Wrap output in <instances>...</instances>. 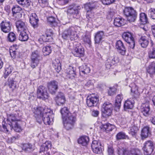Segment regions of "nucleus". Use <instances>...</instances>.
I'll list each match as a JSON object with an SVG mask.
<instances>
[{
  "mask_svg": "<svg viewBox=\"0 0 155 155\" xmlns=\"http://www.w3.org/2000/svg\"><path fill=\"white\" fill-rule=\"evenodd\" d=\"M20 120V119L16 117V115L13 114H11L8 116L7 119V124L8 126H6L4 124L3 122L2 123V127L4 131L8 132L9 129L11 130L13 129L17 132H19L21 130V127L18 124V121Z\"/></svg>",
  "mask_w": 155,
  "mask_h": 155,
  "instance_id": "obj_1",
  "label": "nucleus"
},
{
  "mask_svg": "<svg viewBox=\"0 0 155 155\" xmlns=\"http://www.w3.org/2000/svg\"><path fill=\"white\" fill-rule=\"evenodd\" d=\"M79 27L77 26H72L65 30L62 34V37L65 39H70L71 41L77 38L76 33Z\"/></svg>",
  "mask_w": 155,
  "mask_h": 155,
  "instance_id": "obj_2",
  "label": "nucleus"
},
{
  "mask_svg": "<svg viewBox=\"0 0 155 155\" xmlns=\"http://www.w3.org/2000/svg\"><path fill=\"white\" fill-rule=\"evenodd\" d=\"M124 14L127 17V20L130 22H134L137 18V13L131 7L125 8L124 10Z\"/></svg>",
  "mask_w": 155,
  "mask_h": 155,
  "instance_id": "obj_3",
  "label": "nucleus"
},
{
  "mask_svg": "<svg viewBox=\"0 0 155 155\" xmlns=\"http://www.w3.org/2000/svg\"><path fill=\"white\" fill-rule=\"evenodd\" d=\"M41 58L40 52L37 50L32 52L30 57V66L34 68L38 64Z\"/></svg>",
  "mask_w": 155,
  "mask_h": 155,
  "instance_id": "obj_4",
  "label": "nucleus"
},
{
  "mask_svg": "<svg viewBox=\"0 0 155 155\" xmlns=\"http://www.w3.org/2000/svg\"><path fill=\"white\" fill-rule=\"evenodd\" d=\"M140 150L137 149H129L128 148H118L117 149V153L119 155H139Z\"/></svg>",
  "mask_w": 155,
  "mask_h": 155,
  "instance_id": "obj_5",
  "label": "nucleus"
},
{
  "mask_svg": "<svg viewBox=\"0 0 155 155\" xmlns=\"http://www.w3.org/2000/svg\"><path fill=\"white\" fill-rule=\"evenodd\" d=\"M122 37L124 40L128 44L129 47L130 49H134L135 44L132 34L129 32H124L122 34Z\"/></svg>",
  "mask_w": 155,
  "mask_h": 155,
  "instance_id": "obj_6",
  "label": "nucleus"
},
{
  "mask_svg": "<svg viewBox=\"0 0 155 155\" xmlns=\"http://www.w3.org/2000/svg\"><path fill=\"white\" fill-rule=\"evenodd\" d=\"M49 94L47 92V89L43 86L41 85L38 88L37 97L40 99L45 100L49 97Z\"/></svg>",
  "mask_w": 155,
  "mask_h": 155,
  "instance_id": "obj_7",
  "label": "nucleus"
},
{
  "mask_svg": "<svg viewBox=\"0 0 155 155\" xmlns=\"http://www.w3.org/2000/svg\"><path fill=\"white\" fill-rule=\"evenodd\" d=\"M52 112V111L50 109L45 110V114L40 119H41V123L43 121L45 124L50 125L53 120V119L51 118Z\"/></svg>",
  "mask_w": 155,
  "mask_h": 155,
  "instance_id": "obj_8",
  "label": "nucleus"
},
{
  "mask_svg": "<svg viewBox=\"0 0 155 155\" xmlns=\"http://www.w3.org/2000/svg\"><path fill=\"white\" fill-rule=\"evenodd\" d=\"M49 108L42 107H38L34 108L33 113L35 114V116L37 122L40 124H41V119H40L45 114V110Z\"/></svg>",
  "mask_w": 155,
  "mask_h": 155,
  "instance_id": "obj_9",
  "label": "nucleus"
},
{
  "mask_svg": "<svg viewBox=\"0 0 155 155\" xmlns=\"http://www.w3.org/2000/svg\"><path fill=\"white\" fill-rule=\"evenodd\" d=\"M144 146L143 148L145 155H150L153 151L154 148V143L150 140L146 141L143 144Z\"/></svg>",
  "mask_w": 155,
  "mask_h": 155,
  "instance_id": "obj_10",
  "label": "nucleus"
},
{
  "mask_svg": "<svg viewBox=\"0 0 155 155\" xmlns=\"http://www.w3.org/2000/svg\"><path fill=\"white\" fill-rule=\"evenodd\" d=\"M47 87L49 92L52 94H55L58 89V83L55 81H51L47 84Z\"/></svg>",
  "mask_w": 155,
  "mask_h": 155,
  "instance_id": "obj_11",
  "label": "nucleus"
},
{
  "mask_svg": "<svg viewBox=\"0 0 155 155\" xmlns=\"http://www.w3.org/2000/svg\"><path fill=\"white\" fill-rule=\"evenodd\" d=\"M99 98L98 96L94 94L88 96L87 99V104L89 107L96 106L99 101Z\"/></svg>",
  "mask_w": 155,
  "mask_h": 155,
  "instance_id": "obj_12",
  "label": "nucleus"
},
{
  "mask_svg": "<svg viewBox=\"0 0 155 155\" xmlns=\"http://www.w3.org/2000/svg\"><path fill=\"white\" fill-rule=\"evenodd\" d=\"M102 111L106 116L111 115L113 110L112 104L108 102H105L102 106Z\"/></svg>",
  "mask_w": 155,
  "mask_h": 155,
  "instance_id": "obj_13",
  "label": "nucleus"
},
{
  "mask_svg": "<svg viewBox=\"0 0 155 155\" xmlns=\"http://www.w3.org/2000/svg\"><path fill=\"white\" fill-rule=\"evenodd\" d=\"M119 59L116 55L109 57L106 61L105 66L107 69H109L111 67L116 64L119 62Z\"/></svg>",
  "mask_w": 155,
  "mask_h": 155,
  "instance_id": "obj_14",
  "label": "nucleus"
},
{
  "mask_svg": "<svg viewBox=\"0 0 155 155\" xmlns=\"http://www.w3.org/2000/svg\"><path fill=\"white\" fill-rule=\"evenodd\" d=\"M12 24L10 21L5 20L0 24V29L5 33L9 32L11 30Z\"/></svg>",
  "mask_w": 155,
  "mask_h": 155,
  "instance_id": "obj_15",
  "label": "nucleus"
},
{
  "mask_svg": "<svg viewBox=\"0 0 155 155\" xmlns=\"http://www.w3.org/2000/svg\"><path fill=\"white\" fill-rule=\"evenodd\" d=\"M75 120V117L74 116L66 118L64 122V127L67 130L72 129L74 127Z\"/></svg>",
  "mask_w": 155,
  "mask_h": 155,
  "instance_id": "obj_16",
  "label": "nucleus"
},
{
  "mask_svg": "<svg viewBox=\"0 0 155 155\" xmlns=\"http://www.w3.org/2000/svg\"><path fill=\"white\" fill-rule=\"evenodd\" d=\"M84 49L81 46H77L72 51V53L75 57H81L84 55Z\"/></svg>",
  "mask_w": 155,
  "mask_h": 155,
  "instance_id": "obj_17",
  "label": "nucleus"
},
{
  "mask_svg": "<svg viewBox=\"0 0 155 155\" xmlns=\"http://www.w3.org/2000/svg\"><path fill=\"white\" fill-rule=\"evenodd\" d=\"M56 104L58 105H61L64 104L65 101V96L63 93L59 92L54 98Z\"/></svg>",
  "mask_w": 155,
  "mask_h": 155,
  "instance_id": "obj_18",
  "label": "nucleus"
},
{
  "mask_svg": "<svg viewBox=\"0 0 155 155\" xmlns=\"http://www.w3.org/2000/svg\"><path fill=\"white\" fill-rule=\"evenodd\" d=\"M116 48L118 52L122 55H124L126 53V49L123 42L120 40L117 41L116 44Z\"/></svg>",
  "mask_w": 155,
  "mask_h": 155,
  "instance_id": "obj_19",
  "label": "nucleus"
},
{
  "mask_svg": "<svg viewBox=\"0 0 155 155\" xmlns=\"http://www.w3.org/2000/svg\"><path fill=\"white\" fill-rule=\"evenodd\" d=\"M29 21L30 23L34 28L38 27L39 20L35 13H32L30 15Z\"/></svg>",
  "mask_w": 155,
  "mask_h": 155,
  "instance_id": "obj_20",
  "label": "nucleus"
},
{
  "mask_svg": "<svg viewBox=\"0 0 155 155\" xmlns=\"http://www.w3.org/2000/svg\"><path fill=\"white\" fill-rule=\"evenodd\" d=\"M53 33L52 30H47L46 33L44 35H42L40 38V40H42L44 42L51 41L52 39V36Z\"/></svg>",
  "mask_w": 155,
  "mask_h": 155,
  "instance_id": "obj_21",
  "label": "nucleus"
},
{
  "mask_svg": "<svg viewBox=\"0 0 155 155\" xmlns=\"http://www.w3.org/2000/svg\"><path fill=\"white\" fill-rule=\"evenodd\" d=\"M18 4L22 6L25 10L29 11L31 10V1L30 0H18L17 1Z\"/></svg>",
  "mask_w": 155,
  "mask_h": 155,
  "instance_id": "obj_22",
  "label": "nucleus"
},
{
  "mask_svg": "<svg viewBox=\"0 0 155 155\" xmlns=\"http://www.w3.org/2000/svg\"><path fill=\"white\" fill-rule=\"evenodd\" d=\"M75 70V68L71 66H69L66 71L67 77L71 79L74 78L76 75Z\"/></svg>",
  "mask_w": 155,
  "mask_h": 155,
  "instance_id": "obj_23",
  "label": "nucleus"
},
{
  "mask_svg": "<svg viewBox=\"0 0 155 155\" xmlns=\"http://www.w3.org/2000/svg\"><path fill=\"white\" fill-rule=\"evenodd\" d=\"M16 26L18 31H28L25 23L21 20H18L16 22Z\"/></svg>",
  "mask_w": 155,
  "mask_h": 155,
  "instance_id": "obj_24",
  "label": "nucleus"
},
{
  "mask_svg": "<svg viewBox=\"0 0 155 155\" xmlns=\"http://www.w3.org/2000/svg\"><path fill=\"white\" fill-rule=\"evenodd\" d=\"M67 12L68 14L72 15L74 18V15H76L78 14V11L77 8L75 5H71L68 7Z\"/></svg>",
  "mask_w": 155,
  "mask_h": 155,
  "instance_id": "obj_25",
  "label": "nucleus"
},
{
  "mask_svg": "<svg viewBox=\"0 0 155 155\" xmlns=\"http://www.w3.org/2000/svg\"><path fill=\"white\" fill-rule=\"evenodd\" d=\"M100 128L102 131L108 132L111 131L113 129H115V126L109 123H107L104 124H102L100 127Z\"/></svg>",
  "mask_w": 155,
  "mask_h": 155,
  "instance_id": "obj_26",
  "label": "nucleus"
},
{
  "mask_svg": "<svg viewBox=\"0 0 155 155\" xmlns=\"http://www.w3.org/2000/svg\"><path fill=\"white\" fill-rule=\"evenodd\" d=\"M104 37V33L103 31L97 32L94 36V40L95 43L99 44L101 43Z\"/></svg>",
  "mask_w": 155,
  "mask_h": 155,
  "instance_id": "obj_27",
  "label": "nucleus"
},
{
  "mask_svg": "<svg viewBox=\"0 0 155 155\" xmlns=\"http://www.w3.org/2000/svg\"><path fill=\"white\" fill-rule=\"evenodd\" d=\"M150 107L148 103L142 104L141 108V111L143 115L147 116L149 114Z\"/></svg>",
  "mask_w": 155,
  "mask_h": 155,
  "instance_id": "obj_28",
  "label": "nucleus"
},
{
  "mask_svg": "<svg viewBox=\"0 0 155 155\" xmlns=\"http://www.w3.org/2000/svg\"><path fill=\"white\" fill-rule=\"evenodd\" d=\"M61 113L63 119L74 116L70 113L68 109L66 107H64L61 110Z\"/></svg>",
  "mask_w": 155,
  "mask_h": 155,
  "instance_id": "obj_29",
  "label": "nucleus"
},
{
  "mask_svg": "<svg viewBox=\"0 0 155 155\" xmlns=\"http://www.w3.org/2000/svg\"><path fill=\"white\" fill-rule=\"evenodd\" d=\"M51 146V142L49 141H46L41 146L40 149V153L47 151Z\"/></svg>",
  "mask_w": 155,
  "mask_h": 155,
  "instance_id": "obj_30",
  "label": "nucleus"
},
{
  "mask_svg": "<svg viewBox=\"0 0 155 155\" xmlns=\"http://www.w3.org/2000/svg\"><path fill=\"white\" fill-rule=\"evenodd\" d=\"M90 67L85 64L79 67L80 74H87L90 73Z\"/></svg>",
  "mask_w": 155,
  "mask_h": 155,
  "instance_id": "obj_31",
  "label": "nucleus"
},
{
  "mask_svg": "<svg viewBox=\"0 0 155 155\" xmlns=\"http://www.w3.org/2000/svg\"><path fill=\"white\" fill-rule=\"evenodd\" d=\"M134 101L131 98L126 101L124 104V108L125 110L128 109H131L133 107L134 104Z\"/></svg>",
  "mask_w": 155,
  "mask_h": 155,
  "instance_id": "obj_32",
  "label": "nucleus"
},
{
  "mask_svg": "<svg viewBox=\"0 0 155 155\" xmlns=\"http://www.w3.org/2000/svg\"><path fill=\"white\" fill-rule=\"evenodd\" d=\"M147 71L150 76L155 74V62H153L150 64L147 69Z\"/></svg>",
  "mask_w": 155,
  "mask_h": 155,
  "instance_id": "obj_33",
  "label": "nucleus"
},
{
  "mask_svg": "<svg viewBox=\"0 0 155 155\" xmlns=\"http://www.w3.org/2000/svg\"><path fill=\"white\" fill-rule=\"evenodd\" d=\"M125 23V20L122 18H116L114 20V24L117 27H120L124 25Z\"/></svg>",
  "mask_w": 155,
  "mask_h": 155,
  "instance_id": "obj_34",
  "label": "nucleus"
},
{
  "mask_svg": "<svg viewBox=\"0 0 155 155\" xmlns=\"http://www.w3.org/2000/svg\"><path fill=\"white\" fill-rule=\"evenodd\" d=\"M53 66L55 70L58 72H59L61 69V64L60 60L58 59H55L52 63Z\"/></svg>",
  "mask_w": 155,
  "mask_h": 155,
  "instance_id": "obj_35",
  "label": "nucleus"
},
{
  "mask_svg": "<svg viewBox=\"0 0 155 155\" xmlns=\"http://www.w3.org/2000/svg\"><path fill=\"white\" fill-rule=\"evenodd\" d=\"M150 135V132L149 127L147 126L144 127L141 131V136L142 138H146Z\"/></svg>",
  "mask_w": 155,
  "mask_h": 155,
  "instance_id": "obj_36",
  "label": "nucleus"
},
{
  "mask_svg": "<svg viewBox=\"0 0 155 155\" xmlns=\"http://www.w3.org/2000/svg\"><path fill=\"white\" fill-rule=\"evenodd\" d=\"M28 31H20V33L19 36V39L21 41H27L28 38V36L27 34Z\"/></svg>",
  "mask_w": 155,
  "mask_h": 155,
  "instance_id": "obj_37",
  "label": "nucleus"
},
{
  "mask_svg": "<svg viewBox=\"0 0 155 155\" xmlns=\"http://www.w3.org/2000/svg\"><path fill=\"white\" fill-rule=\"evenodd\" d=\"M89 141V137L87 136L81 137L78 140V143L84 146L87 145Z\"/></svg>",
  "mask_w": 155,
  "mask_h": 155,
  "instance_id": "obj_38",
  "label": "nucleus"
},
{
  "mask_svg": "<svg viewBox=\"0 0 155 155\" xmlns=\"http://www.w3.org/2000/svg\"><path fill=\"white\" fill-rule=\"evenodd\" d=\"M138 42L139 44L143 48H146L149 44L148 40L145 37H141Z\"/></svg>",
  "mask_w": 155,
  "mask_h": 155,
  "instance_id": "obj_39",
  "label": "nucleus"
},
{
  "mask_svg": "<svg viewBox=\"0 0 155 155\" xmlns=\"http://www.w3.org/2000/svg\"><path fill=\"white\" fill-rule=\"evenodd\" d=\"M96 6V4L95 3H86L84 5V8L87 12L91 11L95 9Z\"/></svg>",
  "mask_w": 155,
  "mask_h": 155,
  "instance_id": "obj_40",
  "label": "nucleus"
},
{
  "mask_svg": "<svg viewBox=\"0 0 155 155\" xmlns=\"http://www.w3.org/2000/svg\"><path fill=\"white\" fill-rule=\"evenodd\" d=\"M140 20L143 25L148 23L147 15L144 13H141L140 15Z\"/></svg>",
  "mask_w": 155,
  "mask_h": 155,
  "instance_id": "obj_41",
  "label": "nucleus"
},
{
  "mask_svg": "<svg viewBox=\"0 0 155 155\" xmlns=\"http://www.w3.org/2000/svg\"><path fill=\"white\" fill-rule=\"evenodd\" d=\"M122 98V95L118 94L116 96L115 103V106L116 107H117L118 109L120 108Z\"/></svg>",
  "mask_w": 155,
  "mask_h": 155,
  "instance_id": "obj_42",
  "label": "nucleus"
},
{
  "mask_svg": "<svg viewBox=\"0 0 155 155\" xmlns=\"http://www.w3.org/2000/svg\"><path fill=\"white\" fill-rule=\"evenodd\" d=\"M16 39L15 34L13 32H10L7 36V40L10 42H13Z\"/></svg>",
  "mask_w": 155,
  "mask_h": 155,
  "instance_id": "obj_43",
  "label": "nucleus"
},
{
  "mask_svg": "<svg viewBox=\"0 0 155 155\" xmlns=\"http://www.w3.org/2000/svg\"><path fill=\"white\" fill-rule=\"evenodd\" d=\"M131 91L132 93L134 94V97L135 98H137L138 97L140 93L138 91V87L135 85L131 87Z\"/></svg>",
  "mask_w": 155,
  "mask_h": 155,
  "instance_id": "obj_44",
  "label": "nucleus"
},
{
  "mask_svg": "<svg viewBox=\"0 0 155 155\" xmlns=\"http://www.w3.org/2000/svg\"><path fill=\"white\" fill-rule=\"evenodd\" d=\"M138 130V127L135 125L132 126L130 127L129 133L133 136H136L137 131Z\"/></svg>",
  "mask_w": 155,
  "mask_h": 155,
  "instance_id": "obj_45",
  "label": "nucleus"
},
{
  "mask_svg": "<svg viewBox=\"0 0 155 155\" xmlns=\"http://www.w3.org/2000/svg\"><path fill=\"white\" fill-rule=\"evenodd\" d=\"M51 47L50 46H47L43 48L42 51L44 55L46 56L49 55L51 52Z\"/></svg>",
  "mask_w": 155,
  "mask_h": 155,
  "instance_id": "obj_46",
  "label": "nucleus"
},
{
  "mask_svg": "<svg viewBox=\"0 0 155 155\" xmlns=\"http://www.w3.org/2000/svg\"><path fill=\"white\" fill-rule=\"evenodd\" d=\"M127 136L123 132H120L118 133L116 136V138L117 140L125 139Z\"/></svg>",
  "mask_w": 155,
  "mask_h": 155,
  "instance_id": "obj_47",
  "label": "nucleus"
},
{
  "mask_svg": "<svg viewBox=\"0 0 155 155\" xmlns=\"http://www.w3.org/2000/svg\"><path fill=\"white\" fill-rule=\"evenodd\" d=\"M32 146L31 144L25 143L23 144L22 148L25 151L30 152L32 150Z\"/></svg>",
  "mask_w": 155,
  "mask_h": 155,
  "instance_id": "obj_48",
  "label": "nucleus"
},
{
  "mask_svg": "<svg viewBox=\"0 0 155 155\" xmlns=\"http://www.w3.org/2000/svg\"><path fill=\"white\" fill-rule=\"evenodd\" d=\"M13 68L11 66H9L8 68H5L4 73V78H6L13 71Z\"/></svg>",
  "mask_w": 155,
  "mask_h": 155,
  "instance_id": "obj_49",
  "label": "nucleus"
},
{
  "mask_svg": "<svg viewBox=\"0 0 155 155\" xmlns=\"http://www.w3.org/2000/svg\"><path fill=\"white\" fill-rule=\"evenodd\" d=\"M101 146L100 142L97 140H94L92 141L91 147L92 150H93L97 147H100Z\"/></svg>",
  "mask_w": 155,
  "mask_h": 155,
  "instance_id": "obj_50",
  "label": "nucleus"
},
{
  "mask_svg": "<svg viewBox=\"0 0 155 155\" xmlns=\"http://www.w3.org/2000/svg\"><path fill=\"white\" fill-rule=\"evenodd\" d=\"M22 10L21 8L19 6L16 5L12 8V11L13 15L19 13Z\"/></svg>",
  "mask_w": 155,
  "mask_h": 155,
  "instance_id": "obj_51",
  "label": "nucleus"
},
{
  "mask_svg": "<svg viewBox=\"0 0 155 155\" xmlns=\"http://www.w3.org/2000/svg\"><path fill=\"white\" fill-rule=\"evenodd\" d=\"M47 20L48 22L51 24H53L54 26L57 25L55 19L54 17L53 16L49 17L47 18Z\"/></svg>",
  "mask_w": 155,
  "mask_h": 155,
  "instance_id": "obj_52",
  "label": "nucleus"
},
{
  "mask_svg": "<svg viewBox=\"0 0 155 155\" xmlns=\"http://www.w3.org/2000/svg\"><path fill=\"white\" fill-rule=\"evenodd\" d=\"M38 2L42 7H44L48 5V0H38Z\"/></svg>",
  "mask_w": 155,
  "mask_h": 155,
  "instance_id": "obj_53",
  "label": "nucleus"
},
{
  "mask_svg": "<svg viewBox=\"0 0 155 155\" xmlns=\"http://www.w3.org/2000/svg\"><path fill=\"white\" fill-rule=\"evenodd\" d=\"M149 57L150 58H155V48H153L149 52Z\"/></svg>",
  "mask_w": 155,
  "mask_h": 155,
  "instance_id": "obj_54",
  "label": "nucleus"
},
{
  "mask_svg": "<svg viewBox=\"0 0 155 155\" xmlns=\"http://www.w3.org/2000/svg\"><path fill=\"white\" fill-rule=\"evenodd\" d=\"M149 13L150 17L153 19H155V9L151 8L149 10Z\"/></svg>",
  "mask_w": 155,
  "mask_h": 155,
  "instance_id": "obj_55",
  "label": "nucleus"
},
{
  "mask_svg": "<svg viewBox=\"0 0 155 155\" xmlns=\"http://www.w3.org/2000/svg\"><path fill=\"white\" fill-rule=\"evenodd\" d=\"M9 85L10 88H12V89H14L16 88V84L15 82L13 80H10V81H9Z\"/></svg>",
  "mask_w": 155,
  "mask_h": 155,
  "instance_id": "obj_56",
  "label": "nucleus"
},
{
  "mask_svg": "<svg viewBox=\"0 0 155 155\" xmlns=\"http://www.w3.org/2000/svg\"><path fill=\"white\" fill-rule=\"evenodd\" d=\"M58 3L61 5H64L68 3L69 0H58Z\"/></svg>",
  "mask_w": 155,
  "mask_h": 155,
  "instance_id": "obj_57",
  "label": "nucleus"
},
{
  "mask_svg": "<svg viewBox=\"0 0 155 155\" xmlns=\"http://www.w3.org/2000/svg\"><path fill=\"white\" fill-rule=\"evenodd\" d=\"M92 150L94 153L97 154H101L102 152V149L100 147H97Z\"/></svg>",
  "mask_w": 155,
  "mask_h": 155,
  "instance_id": "obj_58",
  "label": "nucleus"
},
{
  "mask_svg": "<svg viewBox=\"0 0 155 155\" xmlns=\"http://www.w3.org/2000/svg\"><path fill=\"white\" fill-rule=\"evenodd\" d=\"M115 0H103L102 3L105 5H110L115 1Z\"/></svg>",
  "mask_w": 155,
  "mask_h": 155,
  "instance_id": "obj_59",
  "label": "nucleus"
},
{
  "mask_svg": "<svg viewBox=\"0 0 155 155\" xmlns=\"http://www.w3.org/2000/svg\"><path fill=\"white\" fill-rule=\"evenodd\" d=\"M9 52L11 57L13 58H15L16 56V51L15 50H13L12 49H10Z\"/></svg>",
  "mask_w": 155,
  "mask_h": 155,
  "instance_id": "obj_60",
  "label": "nucleus"
},
{
  "mask_svg": "<svg viewBox=\"0 0 155 155\" xmlns=\"http://www.w3.org/2000/svg\"><path fill=\"white\" fill-rule=\"evenodd\" d=\"M84 42L90 44L91 42V38L90 36L87 35H85L84 37L83 38Z\"/></svg>",
  "mask_w": 155,
  "mask_h": 155,
  "instance_id": "obj_61",
  "label": "nucleus"
},
{
  "mask_svg": "<svg viewBox=\"0 0 155 155\" xmlns=\"http://www.w3.org/2000/svg\"><path fill=\"white\" fill-rule=\"evenodd\" d=\"M93 85V83L92 80L88 81L85 84V85L87 87H89Z\"/></svg>",
  "mask_w": 155,
  "mask_h": 155,
  "instance_id": "obj_62",
  "label": "nucleus"
},
{
  "mask_svg": "<svg viewBox=\"0 0 155 155\" xmlns=\"http://www.w3.org/2000/svg\"><path fill=\"white\" fill-rule=\"evenodd\" d=\"M108 152L109 155H111L114 153V149L111 147H108Z\"/></svg>",
  "mask_w": 155,
  "mask_h": 155,
  "instance_id": "obj_63",
  "label": "nucleus"
},
{
  "mask_svg": "<svg viewBox=\"0 0 155 155\" xmlns=\"http://www.w3.org/2000/svg\"><path fill=\"white\" fill-rule=\"evenodd\" d=\"M99 114V111L97 110H94L92 111V115L95 117H97Z\"/></svg>",
  "mask_w": 155,
  "mask_h": 155,
  "instance_id": "obj_64",
  "label": "nucleus"
}]
</instances>
